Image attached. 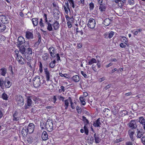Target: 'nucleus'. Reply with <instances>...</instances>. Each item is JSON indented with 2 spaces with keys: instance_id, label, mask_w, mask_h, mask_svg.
Returning a JSON list of instances; mask_svg holds the SVG:
<instances>
[{
  "instance_id": "20e7f679",
  "label": "nucleus",
  "mask_w": 145,
  "mask_h": 145,
  "mask_svg": "<svg viewBox=\"0 0 145 145\" xmlns=\"http://www.w3.org/2000/svg\"><path fill=\"white\" fill-rule=\"evenodd\" d=\"M27 51L24 54L25 57L29 61H30L31 60V54L32 53V50L31 48H27Z\"/></svg>"
},
{
  "instance_id": "f257e3e1",
  "label": "nucleus",
  "mask_w": 145,
  "mask_h": 145,
  "mask_svg": "<svg viewBox=\"0 0 145 145\" xmlns=\"http://www.w3.org/2000/svg\"><path fill=\"white\" fill-rule=\"evenodd\" d=\"M12 83L9 80L5 79L4 80L2 78H0V87L2 89H3L4 87L6 88H9L11 85Z\"/></svg>"
},
{
  "instance_id": "7c9ffc66",
  "label": "nucleus",
  "mask_w": 145,
  "mask_h": 145,
  "mask_svg": "<svg viewBox=\"0 0 145 145\" xmlns=\"http://www.w3.org/2000/svg\"><path fill=\"white\" fill-rule=\"evenodd\" d=\"M82 120L84 123V125L87 126L88 124H89V121L84 116H82Z\"/></svg>"
},
{
  "instance_id": "774afa93",
  "label": "nucleus",
  "mask_w": 145,
  "mask_h": 145,
  "mask_svg": "<svg viewBox=\"0 0 145 145\" xmlns=\"http://www.w3.org/2000/svg\"><path fill=\"white\" fill-rule=\"evenodd\" d=\"M105 79V78L104 77H103L102 78H100L99 80V81L100 82H101L102 81H103V80H104Z\"/></svg>"
},
{
  "instance_id": "bb28decb",
  "label": "nucleus",
  "mask_w": 145,
  "mask_h": 145,
  "mask_svg": "<svg viewBox=\"0 0 145 145\" xmlns=\"http://www.w3.org/2000/svg\"><path fill=\"white\" fill-rule=\"evenodd\" d=\"M72 80L75 82H78L80 80L79 77L77 75L74 76L72 77Z\"/></svg>"
},
{
  "instance_id": "393cba45",
  "label": "nucleus",
  "mask_w": 145,
  "mask_h": 145,
  "mask_svg": "<svg viewBox=\"0 0 145 145\" xmlns=\"http://www.w3.org/2000/svg\"><path fill=\"white\" fill-rule=\"evenodd\" d=\"M38 18H36L32 19V21L34 27L37 25L38 24Z\"/></svg>"
},
{
  "instance_id": "2eb2a0df",
  "label": "nucleus",
  "mask_w": 145,
  "mask_h": 145,
  "mask_svg": "<svg viewBox=\"0 0 145 145\" xmlns=\"http://www.w3.org/2000/svg\"><path fill=\"white\" fill-rule=\"evenodd\" d=\"M32 104V100L30 98V97H28L27 100V103L25 104V108L26 109L28 108V106H31Z\"/></svg>"
},
{
  "instance_id": "49530a36",
  "label": "nucleus",
  "mask_w": 145,
  "mask_h": 145,
  "mask_svg": "<svg viewBox=\"0 0 145 145\" xmlns=\"http://www.w3.org/2000/svg\"><path fill=\"white\" fill-rule=\"evenodd\" d=\"M68 1L69 2L72 7L73 8H74L75 6L74 1L73 0H68Z\"/></svg>"
},
{
  "instance_id": "338daca9",
  "label": "nucleus",
  "mask_w": 145,
  "mask_h": 145,
  "mask_svg": "<svg viewBox=\"0 0 145 145\" xmlns=\"http://www.w3.org/2000/svg\"><path fill=\"white\" fill-rule=\"evenodd\" d=\"M96 66V65H94L93 64L92 66V69L95 71H96L97 70L95 67Z\"/></svg>"
},
{
  "instance_id": "4468645a",
  "label": "nucleus",
  "mask_w": 145,
  "mask_h": 145,
  "mask_svg": "<svg viewBox=\"0 0 145 145\" xmlns=\"http://www.w3.org/2000/svg\"><path fill=\"white\" fill-rule=\"evenodd\" d=\"M14 118L13 120L15 121H17L19 120V113L17 111H15L13 114Z\"/></svg>"
},
{
  "instance_id": "de8ad7c7",
  "label": "nucleus",
  "mask_w": 145,
  "mask_h": 145,
  "mask_svg": "<svg viewBox=\"0 0 145 145\" xmlns=\"http://www.w3.org/2000/svg\"><path fill=\"white\" fill-rule=\"evenodd\" d=\"M49 50L50 52H52L54 53H55V49L52 46L50 47L49 49Z\"/></svg>"
},
{
  "instance_id": "e433bc0d",
  "label": "nucleus",
  "mask_w": 145,
  "mask_h": 145,
  "mask_svg": "<svg viewBox=\"0 0 145 145\" xmlns=\"http://www.w3.org/2000/svg\"><path fill=\"white\" fill-rule=\"evenodd\" d=\"M128 112L126 110H123L120 112V114L122 116H123L125 115L128 114Z\"/></svg>"
},
{
  "instance_id": "a211bd4d",
  "label": "nucleus",
  "mask_w": 145,
  "mask_h": 145,
  "mask_svg": "<svg viewBox=\"0 0 145 145\" xmlns=\"http://www.w3.org/2000/svg\"><path fill=\"white\" fill-rule=\"evenodd\" d=\"M18 43L20 45L25 43V41L24 38L22 37H19L18 39Z\"/></svg>"
},
{
  "instance_id": "ea45409f",
  "label": "nucleus",
  "mask_w": 145,
  "mask_h": 145,
  "mask_svg": "<svg viewBox=\"0 0 145 145\" xmlns=\"http://www.w3.org/2000/svg\"><path fill=\"white\" fill-rule=\"evenodd\" d=\"M65 18L68 22H70L71 21H72L73 20L74 18L72 17L71 18L69 17L68 15H66Z\"/></svg>"
},
{
  "instance_id": "864d4df0",
  "label": "nucleus",
  "mask_w": 145,
  "mask_h": 145,
  "mask_svg": "<svg viewBox=\"0 0 145 145\" xmlns=\"http://www.w3.org/2000/svg\"><path fill=\"white\" fill-rule=\"evenodd\" d=\"M81 74L84 76V77L85 78H87L88 77V75L84 73L83 71H81Z\"/></svg>"
},
{
  "instance_id": "c03bdc74",
  "label": "nucleus",
  "mask_w": 145,
  "mask_h": 145,
  "mask_svg": "<svg viewBox=\"0 0 145 145\" xmlns=\"http://www.w3.org/2000/svg\"><path fill=\"white\" fill-rule=\"evenodd\" d=\"M112 112L113 113V114L114 115H116L117 113V110L115 109V108L114 107V108H112Z\"/></svg>"
},
{
  "instance_id": "a19ab883",
  "label": "nucleus",
  "mask_w": 145,
  "mask_h": 145,
  "mask_svg": "<svg viewBox=\"0 0 145 145\" xmlns=\"http://www.w3.org/2000/svg\"><path fill=\"white\" fill-rule=\"evenodd\" d=\"M69 99L70 102L71 107L72 109H74L75 108V106H74L73 103L72 101V99L70 97H69Z\"/></svg>"
},
{
  "instance_id": "a18cd8bd",
  "label": "nucleus",
  "mask_w": 145,
  "mask_h": 145,
  "mask_svg": "<svg viewBox=\"0 0 145 145\" xmlns=\"http://www.w3.org/2000/svg\"><path fill=\"white\" fill-rule=\"evenodd\" d=\"M89 8L90 10H93L94 7V3H91L89 4Z\"/></svg>"
},
{
  "instance_id": "473e14b6",
  "label": "nucleus",
  "mask_w": 145,
  "mask_h": 145,
  "mask_svg": "<svg viewBox=\"0 0 145 145\" xmlns=\"http://www.w3.org/2000/svg\"><path fill=\"white\" fill-rule=\"evenodd\" d=\"M105 5L104 4H100L99 6V9L101 11H105L106 9Z\"/></svg>"
},
{
  "instance_id": "4be33fe9",
  "label": "nucleus",
  "mask_w": 145,
  "mask_h": 145,
  "mask_svg": "<svg viewBox=\"0 0 145 145\" xmlns=\"http://www.w3.org/2000/svg\"><path fill=\"white\" fill-rule=\"evenodd\" d=\"M119 38L122 42L125 43L127 45V39L125 37L120 36Z\"/></svg>"
},
{
  "instance_id": "1a4fd4ad",
  "label": "nucleus",
  "mask_w": 145,
  "mask_h": 145,
  "mask_svg": "<svg viewBox=\"0 0 145 145\" xmlns=\"http://www.w3.org/2000/svg\"><path fill=\"white\" fill-rule=\"evenodd\" d=\"M129 126L132 128L131 129H136L137 127L136 121L134 120H131L130 121Z\"/></svg>"
},
{
  "instance_id": "69168bd1",
  "label": "nucleus",
  "mask_w": 145,
  "mask_h": 145,
  "mask_svg": "<svg viewBox=\"0 0 145 145\" xmlns=\"http://www.w3.org/2000/svg\"><path fill=\"white\" fill-rule=\"evenodd\" d=\"M141 140L142 143L145 145V137H144L142 138Z\"/></svg>"
},
{
  "instance_id": "4d7b16f0",
  "label": "nucleus",
  "mask_w": 145,
  "mask_h": 145,
  "mask_svg": "<svg viewBox=\"0 0 145 145\" xmlns=\"http://www.w3.org/2000/svg\"><path fill=\"white\" fill-rule=\"evenodd\" d=\"M89 140L90 141V144H92L94 141V138L93 137H91L89 139Z\"/></svg>"
},
{
  "instance_id": "680f3d73",
  "label": "nucleus",
  "mask_w": 145,
  "mask_h": 145,
  "mask_svg": "<svg viewBox=\"0 0 145 145\" xmlns=\"http://www.w3.org/2000/svg\"><path fill=\"white\" fill-rule=\"evenodd\" d=\"M63 7L64 8L65 13L67 14H68V11L67 10V9H68L67 8L66 6L64 5L63 6Z\"/></svg>"
},
{
  "instance_id": "c9c22d12",
  "label": "nucleus",
  "mask_w": 145,
  "mask_h": 145,
  "mask_svg": "<svg viewBox=\"0 0 145 145\" xmlns=\"http://www.w3.org/2000/svg\"><path fill=\"white\" fill-rule=\"evenodd\" d=\"M1 97L3 99L5 100H7L8 98L7 95L5 92L3 93Z\"/></svg>"
},
{
  "instance_id": "6e6d98bb",
  "label": "nucleus",
  "mask_w": 145,
  "mask_h": 145,
  "mask_svg": "<svg viewBox=\"0 0 145 145\" xmlns=\"http://www.w3.org/2000/svg\"><path fill=\"white\" fill-rule=\"evenodd\" d=\"M110 110L109 109L107 108H105L103 110V112L104 113H105L106 114H107V113L109 112H110Z\"/></svg>"
},
{
  "instance_id": "13d9d810",
  "label": "nucleus",
  "mask_w": 145,
  "mask_h": 145,
  "mask_svg": "<svg viewBox=\"0 0 145 145\" xmlns=\"http://www.w3.org/2000/svg\"><path fill=\"white\" fill-rule=\"evenodd\" d=\"M76 110L78 113H80L81 112V108L78 106L76 107Z\"/></svg>"
},
{
  "instance_id": "39448f33",
  "label": "nucleus",
  "mask_w": 145,
  "mask_h": 145,
  "mask_svg": "<svg viewBox=\"0 0 145 145\" xmlns=\"http://www.w3.org/2000/svg\"><path fill=\"white\" fill-rule=\"evenodd\" d=\"M95 20L92 18H89L88 24V26L91 29H94L95 25Z\"/></svg>"
},
{
  "instance_id": "423d86ee",
  "label": "nucleus",
  "mask_w": 145,
  "mask_h": 145,
  "mask_svg": "<svg viewBox=\"0 0 145 145\" xmlns=\"http://www.w3.org/2000/svg\"><path fill=\"white\" fill-rule=\"evenodd\" d=\"M16 100L18 106H21L24 104V99L21 95H17L16 96Z\"/></svg>"
},
{
  "instance_id": "0e129e2a",
  "label": "nucleus",
  "mask_w": 145,
  "mask_h": 145,
  "mask_svg": "<svg viewBox=\"0 0 145 145\" xmlns=\"http://www.w3.org/2000/svg\"><path fill=\"white\" fill-rule=\"evenodd\" d=\"M58 98L60 100H62L63 101H64L65 99L64 97L60 96H58Z\"/></svg>"
},
{
  "instance_id": "ddd939ff",
  "label": "nucleus",
  "mask_w": 145,
  "mask_h": 145,
  "mask_svg": "<svg viewBox=\"0 0 145 145\" xmlns=\"http://www.w3.org/2000/svg\"><path fill=\"white\" fill-rule=\"evenodd\" d=\"M93 137L96 143H99L101 142V139L99 138V135H97L96 133L94 134Z\"/></svg>"
},
{
  "instance_id": "37998d69",
  "label": "nucleus",
  "mask_w": 145,
  "mask_h": 145,
  "mask_svg": "<svg viewBox=\"0 0 145 145\" xmlns=\"http://www.w3.org/2000/svg\"><path fill=\"white\" fill-rule=\"evenodd\" d=\"M84 130L85 133L87 135H88V134L89 130L87 127H86V126L84 125Z\"/></svg>"
},
{
  "instance_id": "5701e85b",
  "label": "nucleus",
  "mask_w": 145,
  "mask_h": 145,
  "mask_svg": "<svg viewBox=\"0 0 145 145\" xmlns=\"http://www.w3.org/2000/svg\"><path fill=\"white\" fill-rule=\"evenodd\" d=\"M1 74L3 76H5L7 72V69L5 68H2L0 69Z\"/></svg>"
},
{
  "instance_id": "cd10ccee",
  "label": "nucleus",
  "mask_w": 145,
  "mask_h": 145,
  "mask_svg": "<svg viewBox=\"0 0 145 145\" xmlns=\"http://www.w3.org/2000/svg\"><path fill=\"white\" fill-rule=\"evenodd\" d=\"M110 23V20L108 18L105 19L104 21V24L106 26L109 25Z\"/></svg>"
},
{
  "instance_id": "9b49d317",
  "label": "nucleus",
  "mask_w": 145,
  "mask_h": 145,
  "mask_svg": "<svg viewBox=\"0 0 145 145\" xmlns=\"http://www.w3.org/2000/svg\"><path fill=\"white\" fill-rule=\"evenodd\" d=\"M44 72L45 74L46 80L48 81L50 80V78L51 76H50L49 71L47 68L44 69Z\"/></svg>"
},
{
  "instance_id": "412c9836",
  "label": "nucleus",
  "mask_w": 145,
  "mask_h": 145,
  "mask_svg": "<svg viewBox=\"0 0 145 145\" xmlns=\"http://www.w3.org/2000/svg\"><path fill=\"white\" fill-rule=\"evenodd\" d=\"M20 48V52H21L22 54H24L26 52H27V49H25L24 47V46H18Z\"/></svg>"
},
{
  "instance_id": "79ce46f5",
  "label": "nucleus",
  "mask_w": 145,
  "mask_h": 145,
  "mask_svg": "<svg viewBox=\"0 0 145 145\" xmlns=\"http://www.w3.org/2000/svg\"><path fill=\"white\" fill-rule=\"evenodd\" d=\"M114 32L113 31H110L108 34V37L109 39H111V38L113 36L114 34Z\"/></svg>"
},
{
  "instance_id": "f8f14e48",
  "label": "nucleus",
  "mask_w": 145,
  "mask_h": 145,
  "mask_svg": "<svg viewBox=\"0 0 145 145\" xmlns=\"http://www.w3.org/2000/svg\"><path fill=\"white\" fill-rule=\"evenodd\" d=\"M8 17L5 15H2L1 16V21L2 23L4 24H7L8 22Z\"/></svg>"
},
{
  "instance_id": "0eeeda50",
  "label": "nucleus",
  "mask_w": 145,
  "mask_h": 145,
  "mask_svg": "<svg viewBox=\"0 0 145 145\" xmlns=\"http://www.w3.org/2000/svg\"><path fill=\"white\" fill-rule=\"evenodd\" d=\"M28 133L29 134L32 133L34 130L35 126L32 123H30L28 126H27Z\"/></svg>"
},
{
  "instance_id": "aec40b11",
  "label": "nucleus",
  "mask_w": 145,
  "mask_h": 145,
  "mask_svg": "<svg viewBox=\"0 0 145 145\" xmlns=\"http://www.w3.org/2000/svg\"><path fill=\"white\" fill-rule=\"evenodd\" d=\"M52 26L54 29L55 30H57L59 28V24L58 22L57 21H56L52 25Z\"/></svg>"
},
{
  "instance_id": "7ed1b4c3",
  "label": "nucleus",
  "mask_w": 145,
  "mask_h": 145,
  "mask_svg": "<svg viewBox=\"0 0 145 145\" xmlns=\"http://www.w3.org/2000/svg\"><path fill=\"white\" fill-rule=\"evenodd\" d=\"M33 85L35 88L39 87L40 84V78L39 76H37L35 77L33 79Z\"/></svg>"
},
{
  "instance_id": "e2e57ef3",
  "label": "nucleus",
  "mask_w": 145,
  "mask_h": 145,
  "mask_svg": "<svg viewBox=\"0 0 145 145\" xmlns=\"http://www.w3.org/2000/svg\"><path fill=\"white\" fill-rule=\"evenodd\" d=\"M129 4L131 5H133L134 4V1L133 0H129Z\"/></svg>"
},
{
  "instance_id": "b1692460",
  "label": "nucleus",
  "mask_w": 145,
  "mask_h": 145,
  "mask_svg": "<svg viewBox=\"0 0 145 145\" xmlns=\"http://www.w3.org/2000/svg\"><path fill=\"white\" fill-rule=\"evenodd\" d=\"M42 138L43 140H46L48 138V135L46 132L44 131L42 133Z\"/></svg>"
},
{
  "instance_id": "052dcab7",
  "label": "nucleus",
  "mask_w": 145,
  "mask_h": 145,
  "mask_svg": "<svg viewBox=\"0 0 145 145\" xmlns=\"http://www.w3.org/2000/svg\"><path fill=\"white\" fill-rule=\"evenodd\" d=\"M50 54L52 58H54L56 57V54H55V53H53L52 52H50Z\"/></svg>"
},
{
  "instance_id": "bf43d9fd",
  "label": "nucleus",
  "mask_w": 145,
  "mask_h": 145,
  "mask_svg": "<svg viewBox=\"0 0 145 145\" xmlns=\"http://www.w3.org/2000/svg\"><path fill=\"white\" fill-rule=\"evenodd\" d=\"M43 17H44V18H45V23L46 24L47 23H48V22L47 20V15L46 14H44Z\"/></svg>"
},
{
  "instance_id": "f03ea898",
  "label": "nucleus",
  "mask_w": 145,
  "mask_h": 145,
  "mask_svg": "<svg viewBox=\"0 0 145 145\" xmlns=\"http://www.w3.org/2000/svg\"><path fill=\"white\" fill-rule=\"evenodd\" d=\"M44 126L48 131L49 132L52 131L53 130V121L52 120H48Z\"/></svg>"
},
{
  "instance_id": "f3484780",
  "label": "nucleus",
  "mask_w": 145,
  "mask_h": 145,
  "mask_svg": "<svg viewBox=\"0 0 145 145\" xmlns=\"http://www.w3.org/2000/svg\"><path fill=\"white\" fill-rule=\"evenodd\" d=\"M26 37L28 39H33V34L30 32L27 31L26 33Z\"/></svg>"
},
{
  "instance_id": "72a5a7b5",
  "label": "nucleus",
  "mask_w": 145,
  "mask_h": 145,
  "mask_svg": "<svg viewBox=\"0 0 145 145\" xmlns=\"http://www.w3.org/2000/svg\"><path fill=\"white\" fill-rule=\"evenodd\" d=\"M47 24L48 26L47 27V29L48 30L51 31L53 30V28L52 27L51 24L49 22L47 23L46 24Z\"/></svg>"
},
{
  "instance_id": "3c124183",
  "label": "nucleus",
  "mask_w": 145,
  "mask_h": 145,
  "mask_svg": "<svg viewBox=\"0 0 145 145\" xmlns=\"http://www.w3.org/2000/svg\"><path fill=\"white\" fill-rule=\"evenodd\" d=\"M19 60H18V63L21 65H24L25 63V61H23L22 60V59H18Z\"/></svg>"
},
{
  "instance_id": "6e6552de",
  "label": "nucleus",
  "mask_w": 145,
  "mask_h": 145,
  "mask_svg": "<svg viewBox=\"0 0 145 145\" xmlns=\"http://www.w3.org/2000/svg\"><path fill=\"white\" fill-rule=\"evenodd\" d=\"M137 138H140L142 137L144 133V131L142 129H137Z\"/></svg>"
},
{
  "instance_id": "4c0bfd02",
  "label": "nucleus",
  "mask_w": 145,
  "mask_h": 145,
  "mask_svg": "<svg viewBox=\"0 0 145 145\" xmlns=\"http://www.w3.org/2000/svg\"><path fill=\"white\" fill-rule=\"evenodd\" d=\"M79 99L83 105H85L86 102H85V99L83 97H80L79 98Z\"/></svg>"
},
{
  "instance_id": "f704fd0d",
  "label": "nucleus",
  "mask_w": 145,
  "mask_h": 145,
  "mask_svg": "<svg viewBox=\"0 0 145 145\" xmlns=\"http://www.w3.org/2000/svg\"><path fill=\"white\" fill-rule=\"evenodd\" d=\"M69 98L68 99H66L64 101L65 106V110H67L69 106Z\"/></svg>"
},
{
  "instance_id": "c756f323",
  "label": "nucleus",
  "mask_w": 145,
  "mask_h": 145,
  "mask_svg": "<svg viewBox=\"0 0 145 145\" xmlns=\"http://www.w3.org/2000/svg\"><path fill=\"white\" fill-rule=\"evenodd\" d=\"M6 29V27L5 25L0 23V32L4 31Z\"/></svg>"
},
{
  "instance_id": "dca6fc26",
  "label": "nucleus",
  "mask_w": 145,
  "mask_h": 145,
  "mask_svg": "<svg viewBox=\"0 0 145 145\" xmlns=\"http://www.w3.org/2000/svg\"><path fill=\"white\" fill-rule=\"evenodd\" d=\"M101 118H98L96 121L94 122L93 125L95 127H100V125H101V123L100 122Z\"/></svg>"
},
{
  "instance_id": "09e8293b",
  "label": "nucleus",
  "mask_w": 145,
  "mask_h": 145,
  "mask_svg": "<svg viewBox=\"0 0 145 145\" xmlns=\"http://www.w3.org/2000/svg\"><path fill=\"white\" fill-rule=\"evenodd\" d=\"M132 129H130L128 131V133L129 136L133 135L134 133V132L132 131Z\"/></svg>"
},
{
  "instance_id": "603ef678",
  "label": "nucleus",
  "mask_w": 145,
  "mask_h": 145,
  "mask_svg": "<svg viewBox=\"0 0 145 145\" xmlns=\"http://www.w3.org/2000/svg\"><path fill=\"white\" fill-rule=\"evenodd\" d=\"M56 65V64H54V63H53L52 62H51L49 64V67H50L52 68H54L55 66Z\"/></svg>"
},
{
  "instance_id": "a878e982",
  "label": "nucleus",
  "mask_w": 145,
  "mask_h": 145,
  "mask_svg": "<svg viewBox=\"0 0 145 145\" xmlns=\"http://www.w3.org/2000/svg\"><path fill=\"white\" fill-rule=\"evenodd\" d=\"M97 62V60L94 58H92L90 59L88 63V65H91L94 63H96Z\"/></svg>"
},
{
  "instance_id": "9d476101",
  "label": "nucleus",
  "mask_w": 145,
  "mask_h": 145,
  "mask_svg": "<svg viewBox=\"0 0 145 145\" xmlns=\"http://www.w3.org/2000/svg\"><path fill=\"white\" fill-rule=\"evenodd\" d=\"M21 133L23 137H27V133H28V131L27 126H25L23 127Z\"/></svg>"
},
{
  "instance_id": "8fccbe9b",
  "label": "nucleus",
  "mask_w": 145,
  "mask_h": 145,
  "mask_svg": "<svg viewBox=\"0 0 145 145\" xmlns=\"http://www.w3.org/2000/svg\"><path fill=\"white\" fill-rule=\"evenodd\" d=\"M31 99H32L33 100L35 101V103H37L38 102V101H40V99L38 98H37L35 97H31Z\"/></svg>"
},
{
  "instance_id": "5fc2aeb1",
  "label": "nucleus",
  "mask_w": 145,
  "mask_h": 145,
  "mask_svg": "<svg viewBox=\"0 0 145 145\" xmlns=\"http://www.w3.org/2000/svg\"><path fill=\"white\" fill-rule=\"evenodd\" d=\"M56 57H55V59L57 60V61H59V60H60V57L59 56V54H56Z\"/></svg>"
},
{
  "instance_id": "58836bf2",
  "label": "nucleus",
  "mask_w": 145,
  "mask_h": 145,
  "mask_svg": "<svg viewBox=\"0 0 145 145\" xmlns=\"http://www.w3.org/2000/svg\"><path fill=\"white\" fill-rule=\"evenodd\" d=\"M27 140L28 143L29 144H31L33 141V138L32 137H30L27 138Z\"/></svg>"
},
{
  "instance_id": "c85d7f7f",
  "label": "nucleus",
  "mask_w": 145,
  "mask_h": 145,
  "mask_svg": "<svg viewBox=\"0 0 145 145\" xmlns=\"http://www.w3.org/2000/svg\"><path fill=\"white\" fill-rule=\"evenodd\" d=\"M49 57V54L47 53L44 54L42 56V58L43 60L44 61H46L48 60Z\"/></svg>"
},
{
  "instance_id": "6ab92c4d",
  "label": "nucleus",
  "mask_w": 145,
  "mask_h": 145,
  "mask_svg": "<svg viewBox=\"0 0 145 145\" xmlns=\"http://www.w3.org/2000/svg\"><path fill=\"white\" fill-rule=\"evenodd\" d=\"M53 13L54 18L56 20H58L59 18V11L58 10H56L55 11H54Z\"/></svg>"
},
{
  "instance_id": "2f4dec72",
  "label": "nucleus",
  "mask_w": 145,
  "mask_h": 145,
  "mask_svg": "<svg viewBox=\"0 0 145 145\" xmlns=\"http://www.w3.org/2000/svg\"><path fill=\"white\" fill-rule=\"evenodd\" d=\"M139 122L142 125L145 124V119L143 117L141 116L139 117Z\"/></svg>"
}]
</instances>
